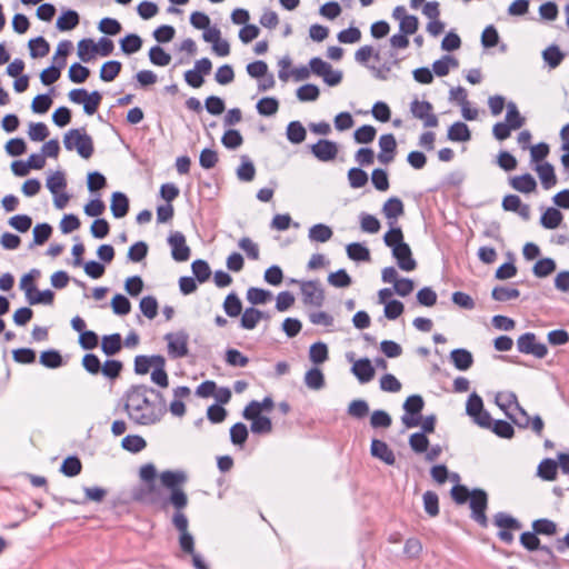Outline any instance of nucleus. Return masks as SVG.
<instances>
[{
	"label": "nucleus",
	"instance_id": "obj_1",
	"mask_svg": "<svg viewBox=\"0 0 569 569\" xmlns=\"http://www.w3.org/2000/svg\"><path fill=\"white\" fill-rule=\"evenodd\" d=\"M124 411L139 426L159 422L167 412V402L161 391L147 385H133L123 396Z\"/></svg>",
	"mask_w": 569,
	"mask_h": 569
},
{
	"label": "nucleus",
	"instance_id": "obj_2",
	"mask_svg": "<svg viewBox=\"0 0 569 569\" xmlns=\"http://www.w3.org/2000/svg\"><path fill=\"white\" fill-rule=\"evenodd\" d=\"M160 480L161 485L169 490L166 501L174 509V512L184 511L189 498L181 486L187 481V475L183 471L166 470L161 472Z\"/></svg>",
	"mask_w": 569,
	"mask_h": 569
},
{
	"label": "nucleus",
	"instance_id": "obj_3",
	"mask_svg": "<svg viewBox=\"0 0 569 569\" xmlns=\"http://www.w3.org/2000/svg\"><path fill=\"white\" fill-rule=\"evenodd\" d=\"M131 498L136 502L157 507L162 511H167L170 507L166 501L167 498L163 490L157 482H143L134 487L131 491Z\"/></svg>",
	"mask_w": 569,
	"mask_h": 569
},
{
	"label": "nucleus",
	"instance_id": "obj_4",
	"mask_svg": "<svg viewBox=\"0 0 569 569\" xmlns=\"http://www.w3.org/2000/svg\"><path fill=\"white\" fill-rule=\"evenodd\" d=\"M63 144L67 150L76 149L83 159H89L94 152L93 140L83 128L70 129L63 137Z\"/></svg>",
	"mask_w": 569,
	"mask_h": 569
},
{
	"label": "nucleus",
	"instance_id": "obj_5",
	"mask_svg": "<svg viewBox=\"0 0 569 569\" xmlns=\"http://www.w3.org/2000/svg\"><path fill=\"white\" fill-rule=\"evenodd\" d=\"M172 526L179 531V545L184 553L193 555L194 552V539L189 532V520L184 511L173 512L171 519Z\"/></svg>",
	"mask_w": 569,
	"mask_h": 569
},
{
	"label": "nucleus",
	"instance_id": "obj_6",
	"mask_svg": "<svg viewBox=\"0 0 569 569\" xmlns=\"http://www.w3.org/2000/svg\"><path fill=\"white\" fill-rule=\"evenodd\" d=\"M470 509H471V518L476 521L481 528L488 527V518L486 516V510L488 506V495L482 489H473L471 491L470 497Z\"/></svg>",
	"mask_w": 569,
	"mask_h": 569
},
{
	"label": "nucleus",
	"instance_id": "obj_7",
	"mask_svg": "<svg viewBox=\"0 0 569 569\" xmlns=\"http://www.w3.org/2000/svg\"><path fill=\"white\" fill-rule=\"evenodd\" d=\"M423 406L425 401L420 395H412L406 399L403 403L405 415L401 417V421L407 428H413L420 423V413Z\"/></svg>",
	"mask_w": 569,
	"mask_h": 569
},
{
	"label": "nucleus",
	"instance_id": "obj_8",
	"mask_svg": "<svg viewBox=\"0 0 569 569\" xmlns=\"http://www.w3.org/2000/svg\"><path fill=\"white\" fill-rule=\"evenodd\" d=\"M516 413H508V417L512 420V422L520 429L531 430L537 435L541 436L545 427L543 420L540 416L536 415L535 417H530L528 412L520 406L517 405Z\"/></svg>",
	"mask_w": 569,
	"mask_h": 569
},
{
	"label": "nucleus",
	"instance_id": "obj_9",
	"mask_svg": "<svg viewBox=\"0 0 569 569\" xmlns=\"http://www.w3.org/2000/svg\"><path fill=\"white\" fill-rule=\"evenodd\" d=\"M410 112L413 118L421 120L427 128H436L439 124L438 117L433 113V106L427 100L413 99L410 102Z\"/></svg>",
	"mask_w": 569,
	"mask_h": 569
},
{
	"label": "nucleus",
	"instance_id": "obj_10",
	"mask_svg": "<svg viewBox=\"0 0 569 569\" xmlns=\"http://www.w3.org/2000/svg\"><path fill=\"white\" fill-rule=\"evenodd\" d=\"M518 351L525 355H532L538 359H542L548 353V348L545 343L538 342L533 332H526L517 340Z\"/></svg>",
	"mask_w": 569,
	"mask_h": 569
},
{
	"label": "nucleus",
	"instance_id": "obj_11",
	"mask_svg": "<svg viewBox=\"0 0 569 569\" xmlns=\"http://www.w3.org/2000/svg\"><path fill=\"white\" fill-rule=\"evenodd\" d=\"M168 343V353L171 358H183L188 355L189 335L184 330L169 332L164 336Z\"/></svg>",
	"mask_w": 569,
	"mask_h": 569
},
{
	"label": "nucleus",
	"instance_id": "obj_12",
	"mask_svg": "<svg viewBox=\"0 0 569 569\" xmlns=\"http://www.w3.org/2000/svg\"><path fill=\"white\" fill-rule=\"evenodd\" d=\"M300 290L305 305L321 307L325 302V291L317 280L301 281Z\"/></svg>",
	"mask_w": 569,
	"mask_h": 569
},
{
	"label": "nucleus",
	"instance_id": "obj_13",
	"mask_svg": "<svg viewBox=\"0 0 569 569\" xmlns=\"http://www.w3.org/2000/svg\"><path fill=\"white\" fill-rule=\"evenodd\" d=\"M173 260L182 262L190 258V248L186 243V237L180 231H174L168 237Z\"/></svg>",
	"mask_w": 569,
	"mask_h": 569
},
{
	"label": "nucleus",
	"instance_id": "obj_14",
	"mask_svg": "<svg viewBox=\"0 0 569 569\" xmlns=\"http://www.w3.org/2000/svg\"><path fill=\"white\" fill-rule=\"evenodd\" d=\"M310 149L311 153L322 162L335 160L339 151L337 142L327 139L318 140Z\"/></svg>",
	"mask_w": 569,
	"mask_h": 569
},
{
	"label": "nucleus",
	"instance_id": "obj_15",
	"mask_svg": "<svg viewBox=\"0 0 569 569\" xmlns=\"http://www.w3.org/2000/svg\"><path fill=\"white\" fill-rule=\"evenodd\" d=\"M392 257L398 267L403 271H413L417 268V261L412 257V251L407 242L398 244L392 249Z\"/></svg>",
	"mask_w": 569,
	"mask_h": 569
},
{
	"label": "nucleus",
	"instance_id": "obj_16",
	"mask_svg": "<svg viewBox=\"0 0 569 569\" xmlns=\"http://www.w3.org/2000/svg\"><path fill=\"white\" fill-rule=\"evenodd\" d=\"M505 211H511L518 213L525 221L530 219L531 210L530 206L522 203L521 199L517 194H507L502 199L501 203Z\"/></svg>",
	"mask_w": 569,
	"mask_h": 569
},
{
	"label": "nucleus",
	"instance_id": "obj_17",
	"mask_svg": "<svg viewBox=\"0 0 569 569\" xmlns=\"http://www.w3.org/2000/svg\"><path fill=\"white\" fill-rule=\"evenodd\" d=\"M370 452L372 457L383 461L388 466H392L396 462L393 451L382 440L373 439L371 441Z\"/></svg>",
	"mask_w": 569,
	"mask_h": 569
},
{
	"label": "nucleus",
	"instance_id": "obj_18",
	"mask_svg": "<svg viewBox=\"0 0 569 569\" xmlns=\"http://www.w3.org/2000/svg\"><path fill=\"white\" fill-rule=\"evenodd\" d=\"M352 373L357 377L360 383H367L375 377V368L368 358L357 360L352 368Z\"/></svg>",
	"mask_w": 569,
	"mask_h": 569
},
{
	"label": "nucleus",
	"instance_id": "obj_19",
	"mask_svg": "<svg viewBox=\"0 0 569 569\" xmlns=\"http://www.w3.org/2000/svg\"><path fill=\"white\" fill-rule=\"evenodd\" d=\"M450 359L456 369L460 371H466L473 365L472 353L463 348L453 349L450 352Z\"/></svg>",
	"mask_w": 569,
	"mask_h": 569
},
{
	"label": "nucleus",
	"instance_id": "obj_20",
	"mask_svg": "<svg viewBox=\"0 0 569 569\" xmlns=\"http://www.w3.org/2000/svg\"><path fill=\"white\" fill-rule=\"evenodd\" d=\"M509 183L515 190L522 193L533 192L537 188V182L530 173L512 177Z\"/></svg>",
	"mask_w": 569,
	"mask_h": 569
},
{
	"label": "nucleus",
	"instance_id": "obj_21",
	"mask_svg": "<svg viewBox=\"0 0 569 569\" xmlns=\"http://www.w3.org/2000/svg\"><path fill=\"white\" fill-rule=\"evenodd\" d=\"M111 212L114 218H123L127 216L129 211V199L128 197L120 191H116L111 196V204H110Z\"/></svg>",
	"mask_w": 569,
	"mask_h": 569
},
{
	"label": "nucleus",
	"instance_id": "obj_22",
	"mask_svg": "<svg viewBox=\"0 0 569 569\" xmlns=\"http://www.w3.org/2000/svg\"><path fill=\"white\" fill-rule=\"evenodd\" d=\"M537 551V555L530 557V562H532L536 567L547 568L556 563L557 557L549 546L543 545Z\"/></svg>",
	"mask_w": 569,
	"mask_h": 569
},
{
	"label": "nucleus",
	"instance_id": "obj_23",
	"mask_svg": "<svg viewBox=\"0 0 569 569\" xmlns=\"http://www.w3.org/2000/svg\"><path fill=\"white\" fill-rule=\"evenodd\" d=\"M535 170L537 171L539 179L541 181V184L545 189H550L556 186L557 183V177L555 173V168L549 162H543L540 164H537Z\"/></svg>",
	"mask_w": 569,
	"mask_h": 569
},
{
	"label": "nucleus",
	"instance_id": "obj_24",
	"mask_svg": "<svg viewBox=\"0 0 569 569\" xmlns=\"http://www.w3.org/2000/svg\"><path fill=\"white\" fill-rule=\"evenodd\" d=\"M448 139L456 142H466L471 139V132L465 122L457 121L448 129Z\"/></svg>",
	"mask_w": 569,
	"mask_h": 569
},
{
	"label": "nucleus",
	"instance_id": "obj_25",
	"mask_svg": "<svg viewBox=\"0 0 569 569\" xmlns=\"http://www.w3.org/2000/svg\"><path fill=\"white\" fill-rule=\"evenodd\" d=\"M493 525L500 530H520L522 527L518 519L502 511L493 516Z\"/></svg>",
	"mask_w": 569,
	"mask_h": 569
},
{
	"label": "nucleus",
	"instance_id": "obj_26",
	"mask_svg": "<svg viewBox=\"0 0 569 569\" xmlns=\"http://www.w3.org/2000/svg\"><path fill=\"white\" fill-rule=\"evenodd\" d=\"M79 13L74 10L64 11L57 20L56 27L60 31H69L79 24Z\"/></svg>",
	"mask_w": 569,
	"mask_h": 569
},
{
	"label": "nucleus",
	"instance_id": "obj_27",
	"mask_svg": "<svg viewBox=\"0 0 569 569\" xmlns=\"http://www.w3.org/2000/svg\"><path fill=\"white\" fill-rule=\"evenodd\" d=\"M332 229L325 223L313 224L309 229L308 237L313 242H327L332 238Z\"/></svg>",
	"mask_w": 569,
	"mask_h": 569
},
{
	"label": "nucleus",
	"instance_id": "obj_28",
	"mask_svg": "<svg viewBox=\"0 0 569 569\" xmlns=\"http://www.w3.org/2000/svg\"><path fill=\"white\" fill-rule=\"evenodd\" d=\"M542 58L550 69H556L563 61L565 53L557 44H551L542 51Z\"/></svg>",
	"mask_w": 569,
	"mask_h": 569
},
{
	"label": "nucleus",
	"instance_id": "obj_29",
	"mask_svg": "<svg viewBox=\"0 0 569 569\" xmlns=\"http://www.w3.org/2000/svg\"><path fill=\"white\" fill-rule=\"evenodd\" d=\"M563 216L557 208H548L540 218V223L546 229H556L562 222Z\"/></svg>",
	"mask_w": 569,
	"mask_h": 569
},
{
	"label": "nucleus",
	"instance_id": "obj_30",
	"mask_svg": "<svg viewBox=\"0 0 569 569\" xmlns=\"http://www.w3.org/2000/svg\"><path fill=\"white\" fill-rule=\"evenodd\" d=\"M286 134L291 143L299 144L306 140L307 131L300 121L295 120L287 126Z\"/></svg>",
	"mask_w": 569,
	"mask_h": 569
},
{
	"label": "nucleus",
	"instance_id": "obj_31",
	"mask_svg": "<svg viewBox=\"0 0 569 569\" xmlns=\"http://www.w3.org/2000/svg\"><path fill=\"white\" fill-rule=\"evenodd\" d=\"M262 317L263 311L253 307L247 308L241 316L240 325L243 329L252 330L257 327Z\"/></svg>",
	"mask_w": 569,
	"mask_h": 569
},
{
	"label": "nucleus",
	"instance_id": "obj_32",
	"mask_svg": "<svg viewBox=\"0 0 569 569\" xmlns=\"http://www.w3.org/2000/svg\"><path fill=\"white\" fill-rule=\"evenodd\" d=\"M122 63L118 60L104 62L100 69V79L104 82L113 81L121 72Z\"/></svg>",
	"mask_w": 569,
	"mask_h": 569
},
{
	"label": "nucleus",
	"instance_id": "obj_33",
	"mask_svg": "<svg viewBox=\"0 0 569 569\" xmlns=\"http://www.w3.org/2000/svg\"><path fill=\"white\" fill-rule=\"evenodd\" d=\"M382 212L387 219H396L402 216L405 208L401 199L397 197L389 198L382 207Z\"/></svg>",
	"mask_w": 569,
	"mask_h": 569
},
{
	"label": "nucleus",
	"instance_id": "obj_34",
	"mask_svg": "<svg viewBox=\"0 0 569 569\" xmlns=\"http://www.w3.org/2000/svg\"><path fill=\"white\" fill-rule=\"evenodd\" d=\"M347 254L353 261H370L371 256L369 249L359 242H352L347 246Z\"/></svg>",
	"mask_w": 569,
	"mask_h": 569
},
{
	"label": "nucleus",
	"instance_id": "obj_35",
	"mask_svg": "<svg viewBox=\"0 0 569 569\" xmlns=\"http://www.w3.org/2000/svg\"><path fill=\"white\" fill-rule=\"evenodd\" d=\"M28 302L30 305H48L51 306L54 301V292L50 289H46L43 291H39L36 288V291L29 292L26 296Z\"/></svg>",
	"mask_w": 569,
	"mask_h": 569
},
{
	"label": "nucleus",
	"instance_id": "obj_36",
	"mask_svg": "<svg viewBox=\"0 0 569 569\" xmlns=\"http://www.w3.org/2000/svg\"><path fill=\"white\" fill-rule=\"evenodd\" d=\"M142 47V39L136 33H129L120 41L121 51L124 54H133Z\"/></svg>",
	"mask_w": 569,
	"mask_h": 569
},
{
	"label": "nucleus",
	"instance_id": "obj_37",
	"mask_svg": "<svg viewBox=\"0 0 569 569\" xmlns=\"http://www.w3.org/2000/svg\"><path fill=\"white\" fill-rule=\"evenodd\" d=\"M256 168L253 162L247 157H241V164L237 169V177L240 181L250 182L254 179Z\"/></svg>",
	"mask_w": 569,
	"mask_h": 569
},
{
	"label": "nucleus",
	"instance_id": "obj_38",
	"mask_svg": "<svg viewBox=\"0 0 569 569\" xmlns=\"http://www.w3.org/2000/svg\"><path fill=\"white\" fill-rule=\"evenodd\" d=\"M506 123L513 130L520 129L525 124V118L520 114L517 104L512 101L507 103Z\"/></svg>",
	"mask_w": 569,
	"mask_h": 569
},
{
	"label": "nucleus",
	"instance_id": "obj_39",
	"mask_svg": "<svg viewBox=\"0 0 569 569\" xmlns=\"http://www.w3.org/2000/svg\"><path fill=\"white\" fill-rule=\"evenodd\" d=\"M66 66V59H61V63L58 66H50L41 71L40 80L44 86L54 83L61 76V69Z\"/></svg>",
	"mask_w": 569,
	"mask_h": 569
},
{
	"label": "nucleus",
	"instance_id": "obj_40",
	"mask_svg": "<svg viewBox=\"0 0 569 569\" xmlns=\"http://www.w3.org/2000/svg\"><path fill=\"white\" fill-rule=\"evenodd\" d=\"M121 341L120 333L104 336L102 338L101 349L107 356H113L121 350Z\"/></svg>",
	"mask_w": 569,
	"mask_h": 569
},
{
	"label": "nucleus",
	"instance_id": "obj_41",
	"mask_svg": "<svg viewBox=\"0 0 569 569\" xmlns=\"http://www.w3.org/2000/svg\"><path fill=\"white\" fill-rule=\"evenodd\" d=\"M535 533L542 536H555L557 533V523L547 518H540L532 522Z\"/></svg>",
	"mask_w": 569,
	"mask_h": 569
},
{
	"label": "nucleus",
	"instance_id": "obj_42",
	"mask_svg": "<svg viewBox=\"0 0 569 569\" xmlns=\"http://www.w3.org/2000/svg\"><path fill=\"white\" fill-rule=\"evenodd\" d=\"M82 470L81 460L77 456L67 457L60 467V471L67 477H76Z\"/></svg>",
	"mask_w": 569,
	"mask_h": 569
},
{
	"label": "nucleus",
	"instance_id": "obj_43",
	"mask_svg": "<svg viewBox=\"0 0 569 569\" xmlns=\"http://www.w3.org/2000/svg\"><path fill=\"white\" fill-rule=\"evenodd\" d=\"M28 46L32 58H42L50 51V44L43 37L29 40Z\"/></svg>",
	"mask_w": 569,
	"mask_h": 569
},
{
	"label": "nucleus",
	"instance_id": "obj_44",
	"mask_svg": "<svg viewBox=\"0 0 569 569\" xmlns=\"http://www.w3.org/2000/svg\"><path fill=\"white\" fill-rule=\"evenodd\" d=\"M121 446L124 450L137 453L147 447V442L141 436L128 435L122 439Z\"/></svg>",
	"mask_w": 569,
	"mask_h": 569
},
{
	"label": "nucleus",
	"instance_id": "obj_45",
	"mask_svg": "<svg viewBox=\"0 0 569 569\" xmlns=\"http://www.w3.org/2000/svg\"><path fill=\"white\" fill-rule=\"evenodd\" d=\"M223 310L229 317H238L242 310V303L236 292H230L223 301Z\"/></svg>",
	"mask_w": 569,
	"mask_h": 569
},
{
	"label": "nucleus",
	"instance_id": "obj_46",
	"mask_svg": "<svg viewBox=\"0 0 569 569\" xmlns=\"http://www.w3.org/2000/svg\"><path fill=\"white\" fill-rule=\"evenodd\" d=\"M558 465L552 459H543L538 466V476L543 480L552 481L557 477Z\"/></svg>",
	"mask_w": 569,
	"mask_h": 569
},
{
	"label": "nucleus",
	"instance_id": "obj_47",
	"mask_svg": "<svg viewBox=\"0 0 569 569\" xmlns=\"http://www.w3.org/2000/svg\"><path fill=\"white\" fill-rule=\"evenodd\" d=\"M40 363L47 368L56 369L63 365V360L59 351L50 349L41 352Z\"/></svg>",
	"mask_w": 569,
	"mask_h": 569
},
{
	"label": "nucleus",
	"instance_id": "obj_48",
	"mask_svg": "<svg viewBox=\"0 0 569 569\" xmlns=\"http://www.w3.org/2000/svg\"><path fill=\"white\" fill-rule=\"evenodd\" d=\"M191 270L194 278L203 283L209 280L211 276V270L209 263L206 260L197 259L191 263Z\"/></svg>",
	"mask_w": 569,
	"mask_h": 569
},
{
	"label": "nucleus",
	"instance_id": "obj_49",
	"mask_svg": "<svg viewBox=\"0 0 569 569\" xmlns=\"http://www.w3.org/2000/svg\"><path fill=\"white\" fill-rule=\"evenodd\" d=\"M256 107L259 114L270 117L277 113L279 101L273 97H264L258 101Z\"/></svg>",
	"mask_w": 569,
	"mask_h": 569
},
{
	"label": "nucleus",
	"instance_id": "obj_50",
	"mask_svg": "<svg viewBox=\"0 0 569 569\" xmlns=\"http://www.w3.org/2000/svg\"><path fill=\"white\" fill-rule=\"evenodd\" d=\"M305 383L312 390H320L325 386V376L318 368H312L306 372Z\"/></svg>",
	"mask_w": 569,
	"mask_h": 569
},
{
	"label": "nucleus",
	"instance_id": "obj_51",
	"mask_svg": "<svg viewBox=\"0 0 569 569\" xmlns=\"http://www.w3.org/2000/svg\"><path fill=\"white\" fill-rule=\"evenodd\" d=\"M556 262L551 258H542L538 260L533 268V274L538 278H545L556 270Z\"/></svg>",
	"mask_w": 569,
	"mask_h": 569
},
{
	"label": "nucleus",
	"instance_id": "obj_52",
	"mask_svg": "<svg viewBox=\"0 0 569 569\" xmlns=\"http://www.w3.org/2000/svg\"><path fill=\"white\" fill-rule=\"evenodd\" d=\"M328 347L326 343L318 341L311 345L309 350V358L313 363H323L328 360Z\"/></svg>",
	"mask_w": 569,
	"mask_h": 569
},
{
	"label": "nucleus",
	"instance_id": "obj_53",
	"mask_svg": "<svg viewBox=\"0 0 569 569\" xmlns=\"http://www.w3.org/2000/svg\"><path fill=\"white\" fill-rule=\"evenodd\" d=\"M150 62L158 67H166L171 61V56L167 53L160 46H153L149 50Z\"/></svg>",
	"mask_w": 569,
	"mask_h": 569
},
{
	"label": "nucleus",
	"instance_id": "obj_54",
	"mask_svg": "<svg viewBox=\"0 0 569 569\" xmlns=\"http://www.w3.org/2000/svg\"><path fill=\"white\" fill-rule=\"evenodd\" d=\"M348 181L351 188L359 189L367 184L368 174L361 168H351L348 171Z\"/></svg>",
	"mask_w": 569,
	"mask_h": 569
},
{
	"label": "nucleus",
	"instance_id": "obj_55",
	"mask_svg": "<svg viewBox=\"0 0 569 569\" xmlns=\"http://www.w3.org/2000/svg\"><path fill=\"white\" fill-rule=\"evenodd\" d=\"M520 291L516 288L495 287L491 297L496 301H509L519 298Z\"/></svg>",
	"mask_w": 569,
	"mask_h": 569
},
{
	"label": "nucleus",
	"instance_id": "obj_56",
	"mask_svg": "<svg viewBox=\"0 0 569 569\" xmlns=\"http://www.w3.org/2000/svg\"><path fill=\"white\" fill-rule=\"evenodd\" d=\"M68 76L70 81L73 83H83L89 78L90 70L89 68L74 62L70 66Z\"/></svg>",
	"mask_w": 569,
	"mask_h": 569
},
{
	"label": "nucleus",
	"instance_id": "obj_57",
	"mask_svg": "<svg viewBox=\"0 0 569 569\" xmlns=\"http://www.w3.org/2000/svg\"><path fill=\"white\" fill-rule=\"evenodd\" d=\"M221 142L227 149L234 150L243 143V138L238 130L228 129L223 133V136L221 138Z\"/></svg>",
	"mask_w": 569,
	"mask_h": 569
},
{
	"label": "nucleus",
	"instance_id": "obj_58",
	"mask_svg": "<svg viewBox=\"0 0 569 569\" xmlns=\"http://www.w3.org/2000/svg\"><path fill=\"white\" fill-rule=\"evenodd\" d=\"M519 540H520L521 546L531 552L539 550L543 546V545H541V541L538 538V535L535 533L533 530L522 532L520 535Z\"/></svg>",
	"mask_w": 569,
	"mask_h": 569
},
{
	"label": "nucleus",
	"instance_id": "obj_59",
	"mask_svg": "<svg viewBox=\"0 0 569 569\" xmlns=\"http://www.w3.org/2000/svg\"><path fill=\"white\" fill-rule=\"evenodd\" d=\"M423 508L430 517H437L439 515V498L433 491H426L423 493Z\"/></svg>",
	"mask_w": 569,
	"mask_h": 569
},
{
	"label": "nucleus",
	"instance_id": "obj_60",
	"mask_svg": "<svg viewBox=\"0 0 569 569\" xmlns=\"http://www.w3.org/2000/svg\"><path fill=\"white\" fill-rule=\"evenodd\" d=\"M376 133L377 131L375 127L370 124H363L355 131L353 138L357 143L367 144L373 141Z\"/></svg>",
	"mask_w": 569,
	"mask_h": 569
},
{
	"label": "nucleus",
	"instance_id": "obj_61",
	"mask_svg": "<svg viewBox=\"0 0 569 569\" xmlns=\"http://www.w3.org/2000/svg\"><path fill=\"white\" fill-rule=\"evenodd\" d=\"M140 310L148 319H154L158 315V301L153 296H146L140 300Z\"/></svg>",
	"mask_w": 569,
	"mask_h": 569
},
{
	"label": "nucleus",
	"instance_id": "obj_62",
	"mask_svg": "<svg viewBox=\"0 0 569 569\" xmlns=\"http://www.w3.org/2000/svg\"><path fill=\"white\" fill-rule=\"evenodd\" d=\"M271 298V292L261 288L251 287L247 291L248 301L256 305H263Z\"/></svg>",
	"mask_w": 569,
	"mask_h": 569
},
{
	"label": "nucleus",
	"instance_id": "obj_63",
	"mask_svg": "<svg viewBox=\"0 0 569 569\" xmlns=\"http://www.w3.org/2000/svg\"><path fill=\"white\" fill-rule=\"evenodd\" d=\"M111 307L113 312L119 316H126L131 311V303L129 299L121 293H117L112 298Z\"/></svg>",
	"mask_w": 569,
	"mask_h": 569
},
{
	"label": "nucleus",
	"instance_id": "obj_64",
	"mask_svg": "<svg viewBox=\"0 0 569 569\" xmlns=\"http://www.w3.org/2000/svg\"><path fill=\"white\" fill-rule=\"evenodd\" d=\"M328 282L336 288H346L351 284L352 280L345 269H339L328 276Z\"/></svg>",
	"mask_w": 569,
	"mask_h": 569
}]
</instances>
